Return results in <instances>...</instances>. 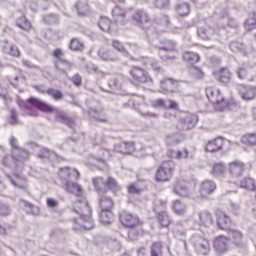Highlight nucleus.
<instances>
[{
	"instance_id": "nucleus-42",
	"label": "nucleus",
	"mask_w": 256,
	"mask_h": 256,
	"mask_svg": "<svg viewBox=\"0 0 256 256\" xmlns=\"http://www.w3.org/2000/svg\"><path fill=\"white\" fill-rule=\"evenodd\" d=\"M15 178L9 177L12 183L18 188H24V178L20 174H16Z\"/></svg>"
},
{
	"instance_id": "nucleus-38",
	"label": "nucleus",
	"mask_w": 256,
	"mask_h": 256,
	"mask_svg": "<svg viewBox=\"0 0 256 256\" xmlns=\"http://www.w3.org/2000/svg\"><path fill=\"white\" fill-rule=\"evenodd\" d=\"M17 26L25 30H29L32 28V24L25 16H22L16 22Z\"/></svg>"
},
{
	"instance_id": "nucleus-7",
	"label": "nucleus",
	"mask_w": 256,
	"mask_h": 256,
	"mask_svg": "<svg viewBox=\"0 0 256 256\" xmlns=\"http://www.w3.org/2000/svg\"><path fill=\"white\" fill-rule=\"evenodd\" d=\"M192 243L196 251L200 254L207 255L210 251V246L209 241L205 238L194 236L192 238Z\"/></svg>"
},
{
	"instance_id": "nucleus-31",
	"label": "nucleus",
	"mask_w": 256,
	"mask_h": 256,
	"mask_svg": "<svg viewBox=\"0 0 256 256\" xmlns=\"http://www.w3.org/2000/svg\"><path fill=\"white\" fill-rule=\"evenodd\" d=\"M104 242L107 244L108 246L112 250H119L122 247L120 242L114 238L106 237L104 239Z\"/></svg>"
},
{
	"instance_id": "nucleus-44",
	"label": "nucleus",
	"mask_w": 256,
	"mask_h": 256,
	"mask_svg": "<svg viewBox=\"0 0 256 256\" xmlns=\"http://www.w3.org/2000/svg\"><path fill=\"white\" fill-rule=\"evenodd\" d=\"M76 8L80 15H85L88 12L89 8L86 2H78L76 4Z\"/></svg>"
},
{
	"instance_id": "nucleus-64",
	"label": "nucleus",
	"mask_w": 256,
	"mask_h": 256,
	"mask_svg": "<svg viewBox=\"0 0 256 256\" xmlns=\"http://www.w3.org/2000/svg\"><path fill=\"white\" fill-rule=\"evenodd\" d=\"M10 212V209L8 205L0 203V216H6L9 214Z\"/></svg>"
},
{
	"instance_id": "nucleus-16",
	"label": "nucleus",
	"mask_w": 256,
	"mask_h": 256,
	"mask_svg": "<svg viewBox=\"0 0 256 256\" xmlns=\"http://www.w3.org/2000/svg\"><path fill=\"white\" fill-rule=\"evenodd\" d=\"M245 170L244 164L240 160H234L229 164V170L234 176H240Z\"/></svg>"
},
{
	"instance_id": "nucleus-63",
	"label": "nucleus",
	"mask_w": 256,
	"mask_h": 256,
	"mask_svg": "<svg viewBox=\"0 0 256 256\" xmlns=\"http://www.w3.org/2000/svg\"><path fill=\"white\" fill-rule=\"evenodd\" d=\"M132 228L128 232V236L130 240H137L139 233L136 229Z\"/></svg>"
},
{
	"instance_id": "nucleus-40",
	"label": "nucleus",
	"mask_w": 256,
	"mask_h": 256,
	"mask_svg": "<svg viewBox=\"0 0 256 256\" xmlns=\"http://www.w3.org/2000/svg\"><path fill=\"white\" fill-rule=\"evenodd\" d=\"M242 142L250 146L256 144V133L248 134L244 136L242 138Z\"/></svg>"
},
{
	"instance_id": "nucleus-52",
	"label": "nucleus",
	"mask_w": 256,
	"mask_h": 256,
	"mask_svg": "<svg viewBox=\"0 0 256 256\" xmlns=\"http://www.w3.org/2000/svg\"><path fill=\"white\" fill-rule=\"evenodd\" d=\"M245 27L248 30L256 28V18L254 14L246 20L245 22Z\"/></svg>"
},
{
	"instance_id": "nucleus-53",
	"label": "nucleus",
	"mask_w": 256,
	"mask_h": 256,
	"mask_svg": "<svg viewBox=\"0 0 256 256\" xmlns=\"http://www.w3.org/2000/svg\"><path fill=\"white\" fill-rule=\"evenodd\" d=\"M8 122L12 125H16L18 123V113L14 109H11L10 114L8 118Z\"/></svg>"
},
{
	"instance_id": "nucleus-35",
	"label": "nucleus",
	"mask_w": 256,
	"mask_h": 256,
	"mask_svg": "<svg viewBox=\"0 0 256 256\" xmlns=\"http://www.w3.org/2000/svg\"><path fill=\"white\" fill-rule=\"evenodd\" d=\"M176 10L180 16H186L190 12V6L188 3L178 2L176 6Z\"/></svg>"
},
{
	"instance_id": "nucleus-39",
	"label": "nucleus",
	"mask_w": 256,
	"mask_h": 256,
	"mask_svg": "<svg viewBox=\"0 0 256 256\" xmlns=\"http://www.w3.org/2000/svg\"><path fill=\"white\" fill-rule=\"evenodd\" d=\"M3 51L13 56H18L19 54V50L17 47L14 45L6 43L2 46Z\"/></svg>"
},
{
	"instance_id": "nucleus-61",
	"label": "nucleus",
	"mask_w": 256,
	"mask_h": 256,
	"mask_svg": "<svg viewBox=\"0 0 256 256\" xmlns=\"http://www.w3.org/2000/svg\"><path fill=\"white\" fill-rule=\"evenodd\" d=\"M178 104L177 102L174 100H165L164 108L166 109H177Z\"/></svg>"
},
{
	"instance_id": "nucleus-27",
	"label": "nucleus",
	"mask_w": 256,
	"mask_h": 256,
	"mask_svg": "<svg viewBox=\"0 0 256 256\" xmlns=\"http://www.w3.org/2000/svg\"><path fill=\"white\" fill-rule=\"evenodd\" d=\"M214 31L210 27H202L198 29V34L204 40H210L212 38Z\"/></svg>"
},
{
	"instance_id": "nucleus-2",
	"label": "nucleus",
	"mask_w": 256,
	"mask_h": 256,
	"mask_svg": "<svg viewBox=\"0 0 256 256\" xmlns=\"http://www.w3.org/2000/svg\"><path fill=\"white\" fill-rule=\"evenodd\" d=\"M17 102L22 110H25L26 113L32 116H36L38 115V111L36 108L44 112L55 111L56 112V119L57 121L68 125L73 130L74 128L75 124L74 122L68 118L64 112L59 111L56 108H53L36 98H30L27 102L22 101L20 98H18Z\"/></svg>"
},
{
	"instance_id": "nucleus-24",
	"label": "nucleus",
	"mask_w": 256,
	"mask_h": 256,
	"mask_svg": "<svg viewBox=\"0 0 256 256\" xmlns=\"http://www.w3.org/2000/svg\"><path fill=\"white\" fill-rule=\"evenodd\" d=\"M133 17L137 24L140 26H142L144 22H148L150 20L148 15L146 12L142 10H137L134 14Z\"/></svg>"
},
{
	"instance_id": "nucleus-3",
	"label": "nucleus",
	"mask_w": 256,
	"mask_h": 256,
	"mask_svg": "<svg viewBox=\"0 0 256 256\" xmlns=\"http://www.w3.org/2000/svg\"><path fill=\"white\" fill-rule=\"evenodd\" d=\"M10 144L14 148L12 153L14 156H5L2 160V164L8 166H12L13 164L19 166L22 164L28 156V154L19 148L17 145L16 139L14 136H11L10 139Z\"/></svg>"
},
{
	"instance_id": "nucleus-36",
	"label": "nucleus",
	"mask_w": 256,
	"mask_h": 256,
	"mask_svg": "<svg viewBox=\"0 0 256 256\" xmlns=\"http://www.w3.org/2000/svg\"><path fill=\"white\" fill-rule=\"evenodd\" d=\"M112 216L111 211H102L100 214V221L103 224H109L112 222Z\"/></svg>"
},
{
	"instance_id": "nucleus-32",
	"label": "nucleus",
	"mask_w": 256,
	"mask_h": 256,
	"mask_svg": "<svg viewBox=\"0 0 256 256\" xmlns=\"http://www.w3.org/2000/svg\"><path fill=\"white\" fill-rule=\"evenodd\" d=\"M174 42L170 40H166L164 42L163 46H162L160 50V55L162 57V58L164 60H168V56L163 54L164 51L172 50L174 49Z\"/></svg>"
},
{
	"instance_id": "nucleus-33",
	"label": "nucleus",
	"mask_w": 256,
	"mask_h": 256,
	"mask_svg": "<svg viewBox=\"0 0 256 256\" xmlns=\"http://www.w3.org/2000/svg\"><path fill=\"white\" fill-rule=\"evenodd\" d=\"M184 58L192 66L199 60L200 56L196 53L186 52L184 54Z\"/></svg>"
},
{
	"instance_id": "nucleus-45",
	"label": "nucleus",
	"mask_w": 256,
	"mask_h": 256,
	"mask_svg": "<svg viewBox=\"0 0 256 256\" xmlns=\"http://www.w3.org/2000/svg\"><path fill=\"white\" fill-rule=\"evenodd\" d=\"M158 220L160 224L163 226H167L170 222L169 216L166 212L158 213Z\"/></svg>"
},
{
	"instance_id": "nucleus-26",
	"label": "nucleus",
	"mask_w": 256,
	"mask_h": 256,
	"mask_svg": "<svg viewBox=\"0 0 256 256\" xmlns=\"http://www.w3.org/2000/svg\"><path fill=\"white\" fill-rule=\"evenodd\" d=\"M217 80L224 84L228 82L230 78V74L227 68H222L215 72Z\"/></svg>"
},
{
	"instance_id": "nucleus-57",
	"label": "nucleus",
	"mask_w": 256,
	"mask_h": 256,
	"mask_svg": "<svg viewBox=\"0 0 256 256\" xmlns=\"http://www.w3.org/2000/svg\"><path fill=\"white\" fill-rule=\"evenodd\" d=\"M248 67L244 64L240 65L236 70L238 77L241 79H244L246 77Z\"/></svg>"
},
{
	"instance_id": "nucleus-41",
	"label": "nucleus",
	"mask_w": 256,
	"mask_h": 256,
	"mask_svg": "<svg viewBox=\"0 0 256 256\" xmlns=\"http://www.w3.org/2000/svg\"><path fill=\"white\" fill-rule=\"evenodd\" d=\"M240 186L246 189L254 190L256 185L253 179L250 178H246L241 182Z\"/></svg>"
},
{
	"instance_id": "nucleus-56",
	"label": "nucleus",
	"mask_w": 256,
	"mask_h": 256,
	"mask_svg": "<svg viewBox=\"0 0 256 256\" xmlns=\"http://www.w3.org/2000/svg\"><path fill=\"white\" fill-rule=\"evenodd\" d=\"M46 93L56 100H59L62 98L63 96L62 93L61 92L52 88L48 89L46 90Z\"/></svg>"
},
{
	"instance_id": "nucleus-59",
	"label": "nucleus",
	"mask_w": 256,
	"mask_h": 256,
	"mask_svg": "<svg viewBox=\"0 0 256 256\" xmlns=\"http://www.w3.org/2000/svg\"><path fill=\"white\" fill-rule=\"evenodd\" d=\"M110 86L113 90H119L122 87V84L118 78H114L112 79L108 82Z\"/></svg>"
},
{
	"instance_id": "nucleus-25",
	"label": "nucleus",
	"mask_w": 256,
	"mask_h": 256,
	"mask_svg": "<svg viewBox=\"0 0 256 256\" xmlns=\"http://www.w3.org/2000/svg\"><path fill=\"white\" fill-rule=\"evenodd\" d=\"M200 224L204 226H209L214 222L212 215L208 211L204 210L199 214Z\"/></svg>"
},
{
	"instance_id": "nucleus-18",
	"label": "nucleus",
	"mask_w": 256,
	"mask_h": 256,
	"mask_svg": "<svg viewBox=\"0 0 256 256\" xmlns=\"http://www.w3.org/2000/svg\"><path fill=\"white\" fill-rule=\"evenodd\" d=\"M168 156L171 158L178 160L188 159L193 157L186 148L180 150H170L168 152Z\"/></svg>"
},
{
	"instance_id": "nucleus-1",
	"label": "nucleus",
	"mask_w": 256,
	"mask_h": 256,
	"mask_svg": "<svg viewBox=\"0 0 256 256\" xmlns=\"http://www.w3.org/2000/svg\"><path fill=\"white\" fill-rule=\"evenodd\" d=\"M78 172L74 168H64L60 170V176L64 178L63 186L69 192L80 197L74 202L72 206V210L80 217V222L76 218L72 220L74 229L77 232L88 230L94 227L93 220L90 218L91 208L86 200L82 197V190L81 186L76 182H71L72 178H78Z\"/></svg>"
},
{
	"instance_id": "nucleus-49",
	"label": "nucleus",
	"mask_w": 256,
	"mask_h": 256,
	"mask_svg": "<svg viewBox=\"0 0 256 256\" xmlns=\"http://www.w3.org/2000/svg\"><path fill=\"white\" fill-rule=\"evenodd\" d=\"M190 72L192 77L196 79H200L204 76V74L201 70L194 66L190 68Z\"/></svg>"
},
{
	"instance_id": "nucleus-14",
	"label": "nucleus",
	"mask_w": 256,
	"mask_h": 256,
	"mask_svg": "<svg viewBox=\"0 0 256 256\" xmlns=\"http://www.w3.org/2000/svg\"><path fill=\"white\" fill-rule=\"evenodd\" d=\"M172 190L174 193L182 196L187 197L190 195L188 188L186 186L185 182L182 180L176 181L172 186Z\"/></svg>"
},
{
	"instance_id": "nucleus-50",
	"label": "nucleus",
	"mask_w": 256,
	"mask_h": 256,
	"mask_svg": "<svg viewBox=\"0 0 256 256\" xmlns=\"http://www.w3.org/2000/svg\"><path fill=\"white\" fill-rule=\"evenodd\" d=\"M86 70L90 74H98L100 78H102L106 75V73L99 72L98 68L92 64H89L86 66Z\"/></svg>"
},
{
	"instance_id": "nucleus-19",
	"label": "nucleus",
	"mask_w": 256,
	"mask_h": 256,
	"mask_svg": "<svg viewBox=\"0 0 256 256\" xmlns=\"http://www.w3.org/2000/svg\"><path fill=\"white\" fill-rule=\"evenodd\" d=\"M100 58L106 62L116 61L118 59L116 53L104 48H100L98 52Z\"/></svg>"
},
{
	"instance_id": "nucleus-17",
	"label": "nucleus",
	"mask_w": 256,
	"mask_h": 256,
	"mask_svg": "<svg viewBox=\"0 0 256 256\" xmlns=\"http://www.w3.org/2000/svg\"><path fill=\"white\" fill-rule=\"evenodd\" d=\"M198 120L197 116L194 114H187L180 120L182 130H190L192 128Z\"/></svg>"
},
{
	"instance_id": "nucleus-55",
	"label": "nucleus",
	"mask_w": 256,
	"mask_h": 256,
	"mask_svg": "<svg viewBox=\"0 0 256 256\" xmlns=\"http://www.w3.org/2000/svg\"><path fill=\"white\" fill-rule=\"evenodd\" d=\"M162 253V245L159 242L152 244L151 248V256H160Z\"/></svg>"
},
{
	"instance_id": "nucleus-8",
	"label": "nucleus",
	"mask_w": 256,
	"mask_h": 256,
	"mask_svg": "<svg viewBox=\"0 0 256 256\" xmlns=\"http://www.w3.org/2000/svg\"><path fill=\"white\" fill-rule=\"evenodd\" d=\"M158 91L165 94L178 93V82L172 78H164L161 80V87Z\"/></svg>"
},
{
	"instance_id": "nucleus-47",
	"label": "nucleus",
	"mask_w": 256,
	"mask_h": 256,
	"mask_svg": "<svg viewBox=\"0 0 256 256\" xmlns=\"http://www.w3.org/2000/svg\"><path fill=\"white\" fill-rule=\"evenodd\" d=\"M112 46L115 49L121 52L124 56L126 57H129L130 56L129 52L124 48L123 44L119 41L114 40Z\"/></svg>"
},
{
	"instance_id": "nucleus-58",
	"label": "nucleus",
	"mask_w": 256,
	"mask_h": 256,
	"mask_svg": "<svg viewBox=\"0 0 256 256\" xmlns=\"http://www.w3.org/2000/svg\"><path fill=\"white\" fill-rule=\"evenodd\" d=\"M52 155H55V152L52 151H50L48 149L46 148H42L38 154V157L40 158H46L51 156Z\"/></svg>"
},
{
	"instance_id": "nucleus-30",
	"label": "nucleus",
	"mask_w": 256,
	"mask_h": 256,
	"mask_svg": "<svg viewBox=\"0 0 256 256\" xmlns=\"http://www.w3.org/2000/svg\"><path fill=\"white\" fill-rule=\"evenodd\" d=\"M112 15L116 22L123 23L126 16V12L118 6H116L112 10Z\"/></svg>"
},
{
	"instance_id": "nucleus-29",
	"label": "nucleus",
	"mask_w": 256,
	"mask_h": 256,
	"mask_svg": "<svg viewBox=\"0 0 256 256\" xmlns=\"http://www.w3.org/2000/svg\"><path fill=\"white\" fill-rule=\"evenodd\" d=\"M93 182L99 196L104 194L106 188V180L102 178H96L93 180Z\"/></svg>"
},
{
	"instance_id": "nucleus-13",
	"label": "nucleus",
	"mask_w": 256,
	"mask_h": 256,
	"mask_svg": "<svg viewBox=\"0 0 256 256\" xmlns=\"http://www.w3.org/2000/svg\"><path fill=\"white\" fill-rule=\"evenodd\" d=\"M217 216L218 226L222 230H227L231 223L230 218L223 212L217 210L216 212Z\"/></svg>"
},
{
	"instance_id": "nucleus-5",
	"label": "nucleus",
	"mask_w": 256,
	"mask_h": 256,
	"mask_svg": "<svg viewBox=\"0 0 256 256\" xmlns=\"http://www.w3.org/2000/svg\"><path fill=\"white\" fill-rule=\"evenodd\" d=\"M130 80L132 84L138 85L141 82L149 83L152 82V78L144 69L134 66L130 70Z\"/></svg>"
},
{
	"instance_id": "nucleus-12",
	"label": "nucleus",
	"mask_w": 256,
	"mask_h": 256,
	"mask_svg": "<svg viewBox=\"0 0 256 256\" xmlns=\"http://www.w3.org/2000/svg\"><path fill=\"white\" fill-rule=\"evenodd\" d=\"M214 248L218 253H224L229 249L228 240L223 236L216 238L214 241Z\"/></svg>"
},
{
	"instance_id": "nucleus-51",
	"label": "nucleus",
	"mask_w": 256,
	"mask_h": 256,
	"mask_svg": "<svg viewBox=\"0 0 256 256\" xmlns=\"http://www.w3.org/2000/svg\"><path fill=\"white\" fill-rule=\"evenodd\" d=\"M230 48L234 52H242L244 51V46L243 44L234 41L230 44Z\"/></svg>"
},
{
	"instance_id": "nucleus-54",
	"label": "nucleus",
	"mask_w": 256,
	"mask_h": 256,
	"mask_svg": "<svg viewBox=\"0 0 256 256\" xmlns=\"http://www.w3.org/2000/svg\"><path fill=\"white\" fill-rule=\"evenodd\" d=\"M106 186L108 188L114 192H116L119 188V186L114 178L109 177L106 182Z\"/></svg>"
},
{
	"instance_id": "nucleus-46",
	"label": "nucleus",
	"mask_w": 256,
	"mask_h": 256,
	"mask_svg": "<svg viewBox=\"0 0 256 256\" xmlns=\"http://www.w3.org/2000/svg\"><path fill=\"white\" fill-rule=\"evenodd\" d=\"M84 44L79 39L75 38L72 40L70 48L74 50L82 51L84 50Z\"/></svg>"
},
{
	"instance_id": "nucleus-28",
	"label": "nucleus",
	"mask_w": 256,
	"mask_h": 256,
	"mask_svg": "<svg viewBox=\"0 0 256 256\" xmlns=\"http://www.w3.org/2000/svg\"><path fill=\"white\" fill-rule=\"evenodd\" d=\"M99 196L102 211H110V208L113 205L112 200L103 194H100Z\"/></svg>"
},
{
	"instance_id": "nucleus-62",
	"label": "nucleus",
	"mask_w": 256,
	"mask_h": 256,
	"mask_svg": "<svg viewBox=\"0 0 256 256\" xmlns=\"http://www.w3.org/2000/svg\"><path fill=\"white\" fill-rule=\"evenodd\" d=\"M178 140V136L176 134H170L168 136L166 140V142L170 145L177 143Z\"/></svg>"
},
{
	"instance_id": "nucleus-21",
	"label": "nucleus",
	"mask_w": 256,
	"mask_h": 256,
	"mask_svg": "<svg viewBox=\"0 0 256 256\" xmlns=\"http://www.w3.org/2000/svg\"><path fill=\"white\" fill-rule=\"evenodd\" d=\"M100 28L105 32H112L116 30V25L112 24L106 17H101L98 22Z\"/></svg>"
},
{
	"instance_id": "nucleus-60",
	"label": "nucleus",
	"mask_w": 256,
	"mask_h": 256,
	"mask_svg": "<svg viewBox=\"0 0 256 256\" xmlns=\"http://www.w3.org/2000/svg\"><path fill=\"white\" fill-rule=\"evenodd\" d=\"M229 208L235 215H238L240 212V205L239 204L232 202Z\"/></svg>"
},
{
	"instance_id": "nucleus-23",
	"label": "nucleus",
	"mask_w": 256,
	"mask_h": 256,
	"mask_svg": "<svg viewBox=\"0 0 256 256\" xmlns=\"http://www.w3.org/2000/svg\"><path fill=\"white\" fill-rule=\"evenodd\" d=\"M115 150L124 154H130L134 150V142H122L115 146Z\"/></svg>"
},
{
	"instance_id": "nucleus-48",
	"label": "nucleus",
	"mask_w": 256,
	"mask_h": 256,
	"mask_svg": "<svg viewBox=\"0 0 256 256\" xmlns=\"http://www.w3.org/2000/svg\"><path fill=\"white\" fill-rule=\"evenodd\" d=\"M50 237L52 240H60L64 238V233L59 229L53 230L50 234Z\"/></svg>"
},
{
	"instance_id": "nucleus-6",
	"label": "nucleus",
	"mask_w": 256,
	"mask_h": 256,
	"mask_svg": "<svg viewBox=\"0 0 256 256\" xmlns=\"http://www.w3.org/2000/svg\"><path fill=\"white\" fill-rule=\"evenodd\" d=\"M206 95L210 101L218 104L216 109L223 110L227 106V103L220 90L216 87H208L206 90Z\"/></svg>"
},
{
	"instance_id": "nucleus-22",
	"label": "nucleus",
	"mask_w": 256,
	"mask_h": 256,
	"mask_svg": "<svg viewBox=\"0 0 256 256\" xmlns=\"http://www.w3.org/2000/svg\"><path fill=\"white\" fill-rule=\"evenodd\" d=\"M223 140L222 138H216L208 142L206 146V150L210 152H214L221 150Z\"/></svg>"
},
{
	"instance_id": "nucleus-9",
	"label": "nucleus",
	"mask_w": 256,
	"mask_h": 256,
	"mask_svg": "<svg viewBox=\"0 0 256 256\" xmlns=\"http://www.w3.org/2000/svg\"><path fill=\"white\" fill-rule=\"evenodd\" d=\"M120 218L122 224L126 228H134L139 222V218L136 215L126 212L120 213Z\"/></svg>"
},
{
	"instance_id": "nucleus-43",
	"label": "nucleus",
	"mask_w": 256,
	"mask_h": 256,
	"mask_svg": "<svg viewBox=\"0 0 256 256\" xmlns=\"http://www.w3.org/2000/svg\"><path fill=\"white\" fill-rule=\"evenodd\" d=\"M56 66L61 72H65L72 68V64L66 60H60L56 62Z\"/></svg>"
},
{
	"instance_id": "nucleus-4",
	"label": "nucleus",
	"mask_w": 256,
	"mask_h": 256,
	"mask_svg": "<svg viewBox=\"0 0 256 256\" xmlns=\"http://www.w3.org/2000/svg\"><path fill=\"white\" fill-rule=\"evenodd\" d=\"M174 167V164L171 160L162 162L156 173V180L160 182L168 180L172 176Z\"/></svg>"
},
{
	"instance_id": "nucleus-10",
	"label": "nucleus",
	"mask_w": 256,
	"mask_h": 256,
	"mask_svg": "<svg viewBox=\"0 0 256 256\" xmlns=\"http://www.w3.org/2000/svg\"><path fill=\"white\" fill-rule=\"evenodd\" d=\"M216 188V184L214 182L210 180L204 181L200 186V193L202 197L204 199H208L210 196Z\"/></svg>"
},
{
	"instance_id": "nucleus-15",
	"label": "nucleus",
	"mask_w": 256,
	"mask_h": 256,
	"mask_svg": "<svg viewBox=\"0 0 256 256\" xmlns=\"http://www.w3.org/2000/svg\"><path fill=\"white\" fill-rule=\"evenodd\" d=\"M233 242L238 247H242L244 244L243 240V235L238 230L229 228L226 230Z\"/></svg>"
},
{
	"instance_id": "nucleus-34",
	"label": "nucleus",
	"mask_w": 256,
	"mask_h": 256,
	"mask_svg": "<svg viewBox=\"0 0 256 256\" xmlns=\"http://www.w3.org/2000/svg\"><path fill=\"white\" fill-rule=\"evenodd\" d=\"M186 205L179 200L173 202L172 208L178 214H184L186 212Z\"/></svg>"
},
{
	"instance_id": "nucleus-11",
	"label": "nucleus",
	"mask_w": 256,
	"mask_h": 256,
	"mask_svg": "<svg viewBox=\"0 0 256 256\" xmlns=\"http://www.w3.org/2000/svg\"><path fill=\"white\" fill-rule=\"evenodd\" d=\"M239 92L242 98L248 101L254 99L256 96V87L250 85H241Z\"/></svg>"
},
{
	"instance_id": "nucleus-37",
	"label": "nucleus",
	"mask_w": 256,
	"mask_h": 256,
	"mask_svg": "<svg viewBox=\"0 0 256 256\" xmlns=\"http://www.w3.org/2000/svg\"><path fill=\"white\" fill-rule=\"evenodd\" d=\"M22 203L24 206V210L27 213L33 215H38L40 214V210L38 206L26 201H23Z\"/></svg>"
},
{
	"instance_id": "nucleus-20",
	"label": "nucleus",
	"mask_w": 256,
	"mask_h": 256,
	"mask_svg": "<svg viewBox=\"0 0 256 256\" xmlns=\"http://www.w3.org/2000/svg\"><path fill=\"white\" fill-rule=\"evenodd\" d=\"M212 170L210 174L215 177L220 176L226 172V164L222 162H214L210 164Z\"/></svg>"
}]
</instances>
